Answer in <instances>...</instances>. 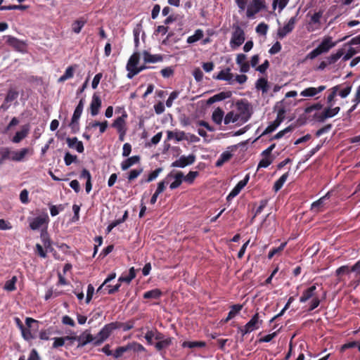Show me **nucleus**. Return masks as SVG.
I'll use <instances>...</instances> for the list:
<instances>
[{"mask_svg": "<svg viewBox=\"0 0 360 360\" xmlns=\"http://www.w3.org/2000/svg\"><path fill=\"white\" fill-rule=\"evenodd\" d=\"M238 110H240V113L236 114L233 111L229 112L224 118V122L225 124L235 123L238 121L241 122L242 123H245L250 118L251 113L249 111L248 104L238 103Z\"/></svg>", "mask_w": 360, "mask_h": 360, "instance_id": "nucleus-1", "label": "nucleus"}, {"mask_svg": "<svg viewBox=\"0 0 360 360\" xmlns=\"http://www.w3.org/2000/svg\"><path fill=\"white\" fill-rule=\"evenodd\" d=\"M115 330L113 322L105 325L98 333L95 336V341L94 342V346L101 345L104 341H105Z\"/></svg>", "mask_w": 360, "mask_h": 360, "instance_id": "nucleus-2", "label": "nucleus"}, {"mask_svg": "<svg viewBox=\"0 0 360 360\" xmlns=\"http://www.w3.org/2000/svg\"><path fill=\"white\" fill-rule=\"evenodd\" d=\"M340 110V108L337 106L332 108L330 105L321 112L315 113L314 118L319 122H323L326 119L330 118L336 115Z\"/></svg>", "mask_w": 360, "mask_h": 360, "instance_id": "nucleus-3", "label": "nucleus"}, {"mask_svg": "<svg viewBox=\"0 0 360 360\" xmlns=\"http://www.w3.org/2000/svg\"><path fill=\"white\" fill-rule=\"evenodd\" d=\"M233 28L234 31L232 33L230 41L232 48L240 46L245 40L244 30L238 25H234Z\"/></svg>", "mask_w": 360, "mask_h": 360, "instance_id": "nucleus-4", "label": "nucleus"}, {"mask_svg": "<svg viewBox=\"0 0 360 360\" xmlns=\"http://www.w3.org/2000/svg\"><path fill=\"white\" fill-rule=\"evenodd\" d=\"M285 114V109L283 108H280L278 111L276 120L265 129V130L262 133L260 136L270 134L275 131L277 129V127L281 124V122L284 120Z\"/></svg>", "mask_w": 360, "mask_h": 360, "instance_id": "nucleus-5", "label": "nucleus"}, {"mask_svg": "<svg viewBox=\"0 0 360 360\" xmlns=\"http://www.w3.org/2000/svg\"><path fill=\"white\" fill-rule=\"evenodd\" d=\"M196 160L195 154L191 153L188 155H181L179 159L176 160L171 164L172 167L184 168L186 166L193 165Z\"/></svg>", "mask_w": 360, "mask_h": 360, "instance_id": "nucleus-6", "label": "nucleus"}, {"mask_svg": "<svg viewBox=\"0 0 360 360\" xmlns=\"http://www.w3.org/2000/svg\"><path fill=\"white\" fill-rule=\"evenodd\" d=\"M265 8L266 4L264 0H252L247 8L246 15L248 18H252L256 13Z\"/></svg>", "mask_w": 360, "mask_h": 360, "instance_id": "nucleus-7", "label": "nucleus"}, {"mask_svg": "<svg viewBox=\"0 0 360 360\" xmlns=\"http://www.w3.org/2000/svg\"><path fill=\"white\" fill-rule=\"evenodd\" d=\"M297 17H292L288 22L283 27L278 29L277 36L279 39H282L288 34L292 32L297 22Z\"/></svg>", "mask_w": 360, "mask_h": 360, "instance_id": "nucleus-8", "label": "nucleus"}, {"mask_svg": "<svg viewBox=\"0 0 360 360\" xmlns=\"http://www.w3.org/2000/svg\"><path fill=\"white\" fill-rule=\"evenodd\" d=\"M77 341L78 342L77 347H83L90 342L95 341L94 337L89 330H85L79 336H77Z\"/></svg>", "mask_w": 360, "mask_h": 360, "instance_id": "nucleus-9", "label": "nucleus"}, {"mask_svg": "<svg viewBox=\"0 0 360 360\" xmlns=\"http://www.w3.org/2000/svg\"><path fill=\"white\" fill-rule=\"evenodd\" d=\"M39 323L38 321H37L32 318H30V317L26 318L25 324L28 328H26L24 327L22 329L20 330L22 336L25 340L29 341V340L34 338V336L32 334L30 328H32V323Z\"/></svg>", "mask_w": 360, "mask_h": 360, "instance_id": "nucleus-10", "label": "nucleus"}, {"mask_svg": "<svg viewBox=\"0 0 360 360\" xmlns=\"http://www.w3.org/2000/svg\"><path fill=\"white\" fill-rule=\"evenodd\" d=\"M101 104L102 101L100 96L94 93L90 103V112L92 116H96L99 113Z\"/></svg>", "mask_w": 360, "mask_h": 360, "instance_id": "nucleus-11", "label": "nucleus"}, {"mask_svg": "<svg viewBox=\"0 0 360 360\" xmlns=\"http://www.w3.org/2000/svg\"><path fill=\"white\" fill-rule=\"evenodd\" d=\"M233 75L231 72L229 68L221 70L217 75H213V79L217 80H224L229 82L230 84L233 82Z\"/></svg>", "mask_w": 360, "mask_h": 360, "instance_id": "nucleus-12", "label": "nucleus"}, {"mask_svg": "<svg viewBox=\"0 0 360 360\" xmlns=\"http://www.w3.org/2000/svg\"><path fill=\"white\" fill-rule=\"evenodd\" d=\"M30 131V126L25 124L22 126L21 130L15 133V136L12 138L11 141L14 143H18L27 137Z\"/></svg>", "mask_w": 360, "mask_h": 360, "instance_id": "nucleus-13", "label": "nucleus"}, {"mask_svg": "<svg viewBox=\"0 0 360 360\" xmlns=\"http://www.w3.org/2000/svg\"><path fill=\"white\" fill-rule=\"evenodd\" d=\"M174 178V181L169 185V188L174 190L181 186L184 180V173L182 172H178L173 175L172 172L167 174L166 179Z\"/></svg>", "mask_w": 360, "mask_h": 360, "instance_id": "nucleus-14", "label": "nucleus"}, {"mask_svg": "<svg viewBox=\"0 0 360 360\" xmlns=\"http://www.w3.org/2000/svg\"><path fill=\"white\" fill-rule=\"evenodd\" d=\"M127 118V114L125 111L123 112L122 115L117 118H116L113 123L112 124V127L115 128L117 131H121V130H124L126 129V119Z\"/></svg>", "mask_w": 360, "mask_h": 360, "instance_id": "nucleus-15", "label": "nucleus"}, {"mask_svg": "<svg viewBox=\"0 0 360 360\" xmlns=\"http://www.w3.org/2000/svg\"><path fill=\"white\" fill-rule=\"evenodd\" d=\"M326 86L324 85L319 86V87H308L300 92V96L304 97H312L317 94L322 92L326 89Z\"/></svg>", "mask_w": 360, "mask_h": 360, "instance_id": "nucleus-16", "label": "nucleus"}, {"mask_svg": "<svg viewBox=\"0 0 360 360\" xmlns=\"http://www.w3.org/2000/svg\"><path fill=\"white\" fill-rule=\"evenodd\" d=\"M48 221V215H45L44 217H37L30 222V227L32 230H37L44 224H47Z\"/></svg>", "mask_w": 360, "mask_h": 360, "instance_id": "nucleus-17", "label": "nucleus"}, {"mask_svg": "<svg viewBox=\"0 0 360 360\" xmlns=\"http://www.w3.org/2000/svg\"><path fill=\"white\" fill-rule=\"evenodd\" d=\"M232 96V92L230 91H221L217 94L214 95L213 96L208 98L207 101V105H212L215 102L223 101L226 98H231Z\"/></svg>", "mask_w": 360, "mask_h": 360, "instance_id": "nucleus-18", "label": "nucleus"}, {"mask_svg": "<svg viewBox=\"0 0 360 360\" xmlns=\"http://www.w3.org/2000/svg\"><path fill=\"white\" fill-rule=\"evenodd\" d=\"M263 321L259 319V314L256 313L251 319L245 324L247 328L252 332L259 328L262 324Z\"/></svg>", "mask_w": 360, "mask_h": 360, "instance_id": "nucleus-19", "label": "nucleus"}, {"mask_svg": "<svg viewBox=\"0 0 360 360\" xmlns=\"http://www.w3.org/2000/svg\"><path fill=\"white\" fill-rule=\"evenodd\" d=\"M66 142L68 147L71 148H75L78 153H83L84 148L82 141H78L77 137L67 138Z\"/></svg>", "mask_w": 360, "mask_h": 360, "instance_id": "nucleus-20", "label": "nucleus"}, {"mask_svg": "<svg viewBox=\"0 0 360 360\" xmlns=\"http://www.w3.org/2000/svg\"><path fill=\"white\" fill-rule=\"evenodd\" d=\"M316 290V284H314L302 292V296L300 297V302L301 303L306 302L311 298L315 297V291Z\"/></svg>", "mask_w": 360, "mask_h": 360, "instance_id": "nucleus-21", "label": "nucleus"}, {"mask_svg": "<svg viewBox=\"0 0 360 360\" xmlns=\"http://www.w3.org/2000/svg\"><path fill=\"white\" fill-rule=\"evenodd\" d=\"M143 60L146 63L160 62L163 60V57L160 54L152 55L148 51L143 52Z\"/></svg>", "mask_w": 360, "mask_h": 360, "instance_id": "nucleus-22", "label": "nucleus"}, {"mask_svg": "<svg viewBox=\"0 0 360 360\" xmlns=\"http://www.w3.org/2000/svg\"><path fill=\"white\" fill-rule=\"evenodd\" d=\"M140 156L139 155H134L130 158H128L127 159L124 160L121 163V169L123 171H125L128 169L129 167H131L132 165L139 163L140 161Z\"/></svg>", "mask_w": 360, "mask_h": 360, "instance_id": "nucleus-23", "label": "nucleus"}, {"mask_svg": "<svg viewBox=\"0 0 360 360\" xmlns=\"http://www.w3.org/2000/svg\"><path fill=\"white\" fill-rule=\"evenodd\" d=\"M243 307V304H240L232 305L231 307V310L228 313L227 317L225 319H224L222 321L224 323L229 322L231 319L234 318L236 316V314H238L242 310Z\"/></svg>", "mask_w": 360, "mask_h": 360, "instance_id": "nucleus-24", "label": "nucleus"}, {"mask_svg": "<svg viewBox=\"0 0 360 360\" xmlns=\"http://www.w3.org/2000/svg\"><path fill=\"white\" fill-rule=\"evenodd\" d=\"M84 102H85L84 98H81L80 101H79L78 105H77L76 108L75 109L73 115L72 117L73 123L77 122V121H79V120L81 117V115L82 113V111H83Z\"/></svg>", "mask_w": 360, "mask_h": 360, "instance_id": "nucleus-25", "label": "nucleus"}, {"mask_svg": "<svg viewBox=\"0 0 360 360\" xmlns=\"http://www.w3.org/2000/svg\"><path fill=\"white\" fill-rule=\"evenodd\" d=\"M87 22L86 19L82 17L79 19L75 20L72 24V31L75 34L80 33L82 29L85 25V24Z\"/></svg>", "mask_w": 360, "mask_h": 360, "instance_id": "nucleus-26", "label": "nucleus"}, {"mask_svg": "<svg viewBox=\"0 0 360 360\" xmlns=\"http://www.w3.org/2000/svg\"><path fill=\"white\" fill-rule=\"evenodd\" d=\"M330 198V193H327L324 196L320 198L316 201L314 202L311 206V210L319 212L321 211V207L323 205L324 201Z\"/></svg>", "mask_w": 360, "mask_h": 360, "instance_id": "nucleus-27", "label": "nucleus"}, {"mask_svg": "<svg viewBox=\"0 0 360 360\" xmlns=\"http://www.w3.org/2000/svg\"><path fill=\"white\" fill-rule=\"evenodd\" d=\"M41 240L43 243V245L44 247V248L46 249V250L47 252H52L54 249L52 246V241L50 239L48 233L46 232H42L41 233Z\"/></svg>", "mask_w": 360, "mask_h": 360, "instance_id": "nucleus-28", "label": "nucleus"}, {"mask_svg": "<svg viewBox=\"0 0 360 360\" xmlns=\"http://www.w3.org/2000/svg\"><path fill=\"white\" fill-rule=\"evenodd\" d=\"M336 45V42H333L331 41V38H326L324 39L321 43L318 46L322 53L328 52L331 48L334 47Z\"/></svg>", "mask_w": 360, "mask_h": 360, "instance_id": "nucleus-29", "label": "nucleus"}, {"mask_svg": "<svg viewBox=\"0 0 360 360\" xmlns=\"http://www.w3.org/2000/svg\"><path fill=\"white\" fill-rule=\"evenodd\" d=\"M233 155L231 152L229 151H224L223 152L219 159L217 160L216 163H215V166L217 167H221L225 162L229 161L231 160V158H232Z\"/></svg>", "mask_w": 360, "mask_h": 360, "instance_id": "nucleus-30", "label": "nucleus"}, {"mask_svg": "<svg viewBox=\"0 0 360 360\" xmlns=\"http://www.w3.org/2000/svg\"><path fill=\"white\" fill-rule=\"evenodd\" d=\"M162 295V291L158 288H155L143 293L144 299H159Z\"/></svg>", "mask_w": 360, "mask_h": 360, "instance_id": "nucleus-31", "label": "nucleus"}, {"mask_svg": "<svg viewBox=\"0 0 360 360\" xmlns=\"http://www.w3.org/2000/svg\"><path fill=\"white\" fill-rule=\"evenodd\" d=\"M206 342L204 341H184L181 346L182 347H188L191 349L195 347L203 348L206 347Z\"/></svg>", "mask_w": 360, "mask_h": 360, "instance_id": "nucleus-32", "label": "nucleus"}, {"mask_svg": "<svg viewBox=\"0 0 360 360\" xmlns=\"http://www.w3.org/2000/svg\"><path fill=\"white\" fill-rule=\"evenodd\" d=\"M224 112L222 109L217 108L212 115V121L217 124H221L224 118Z\"/></svg>", "mask_w": 360, "mask_h": 360, "instance_id": "nucleus-33", "label": "nucleus"}, {"mask_svg": "<svg viewBox=\"0 0 360 360\" xmlns=\"http://www.w3.org/2000/svg\"><path fill=\"white\" fill-rule=\"evenodd\" d=\"M167 140H171L172 139H175L177 141H181L185 139V132L183 131H167Z\"/></svg>", "mask_w": 360, "mask_h": 360, "instance_id": "nucleus-34", "label": "nucleus"}, {"mask_svg": "<svg viewBox=\"0 0 360 360\" xmlns=\"http://www.w3.org/2000/svg\"><path fill=\"white\" fill-rule=\"evenodd\" d=\"M114 326L116 329L122 328L124 331H127L134 328V322L133 321H129L125 323L115 321L113 322Z\"/></svg>", "mask_w": 360, "mask_h": 360, "instance_id": "nucleus-35", "label": "nucleus"}, {"mask_svg": "<svg viewBox=\"0 0 360 360\" xmlns=\"http://www.w3.org/2000/svg\"><path fill=\"white\" fill-rule=\"evenodd\" d=\"M255 87L258 90H262V93H267L269 90L268 81L266 78L262 77L257 80Z\"/></svg>", "mask_w": 360, "mask_h": 360, "instance_id": "nucleus-36", "label": "nucleus"}, {"mask_svg": "<svg viewBox=\"0 0 360 360\" xmlns=\"http://www.w3.org/2000/svg\"><path fill=\"white\" fill-rule=\"evenodd\" d=\"M74 72H75V67L72 65H70L65 70V73L59 77L58 82H64L65 81L71 79L74 76Z\"/></svg>", "mask_w": 360, "mask_h": 360, "instance_id": "nucleus-37", "label": "nucleus"}, {"mask_svg": "<svg viewBox=\"0 0 360 360\" xmlns=\"http://www.w3.org/2000/svg\"><path fill=\"white\" fill-rule=\"evenodd\" d=\"M136 277V271L134 267H131L129 271V274L127 276H121L118 278V281L120 283L125 282L127 283H130L131 281Z\"/></svg>", "mask_w": 360, "mask_h": 360, "instance_id": "nucleus-38", "label": "nucleus"}, {"mask_svg": "<svg viewBox=\"0 0 360 360\" xmlns=\"http://www.w3.org/2000/svg\"><path fill=\"white\" fill-rule=\"evenodd\" d=\"M172 344V338H165L164 340L158 341L155 344V347L158 351H161L167 348Z\"/></svg>", "mask_w": 360, "mask_h": 360, "instance_id": "nucleus-39", "label": "nucleus"}, {"mask_svg": "<svg viewBox=\"0 0 360 360\" xmlns=\"http://www.w3.org/2000/svg\"><path fill=\"white\" fill-rule=\"evenodd\" d=\"M289 176V172L283 174L278 180H276L274 185V190L275 192L278 191L283 186Z\"/></svg>", "mask_w": 360, "mask_h": 360, "instance_id": "nucleus-40", "label": "nucleus"}, {"mask_svg": "<svg viewBox=\"0 0 360 360\" xmlns=\"http://www.w3.org/2000/svg\"><path fill=\"white\" fill-rule=\"evenodd\" d=\"M203 31L200 29H198L195 31L194 34L189 36L187 38L186 41L188 44H193L201 39L203 37Z\"/></svg>", "mask_w": 360, "mask_h": 360, "instance_id": "nucleus-41", "label": "nucleus"}, {"mask_svg": "<svg viewBox=\"0 0 360 360\" xmlns=\"http://www.w3.org/2000/svg\"><path fill=\"white\" fill-rule=\"evenodd\" d=\"M4 154H6V160L17 162V150H12L8 147H2Z\"/></svg>", "mask_w": 360, "mask_h": 360, "instance_id": "nucleus-42", "label": "nucleus"}, {"mask_svg": "<svg viewBox=\"0 0 360 360\" xmlns=\"http://www.w3.org/2000/svg\"><path fill=\"white\" fill-rule=\"evenodd\" d=\"M17 281H18L17 276H13L11 278V279L7 281L5 283V285L4 287V290H6L8 292H12V291L15 290V289H16L15 283H16Z\"/></svg>", "mask_w": 360, "mask_h": 360, "instance_id": "nucleus-43", "label": "nucleus"}, {"mask_svg": "<svg viewBox=\"0 0 360 360\" xmlns=\"http://www.w3.org/2000/svg\"><path fill=\"white\" fill-rule=\"evenodd\" d=\"M339 89H340V85H336L329 90L330 94H328V96L327 97V103L328 105H330V106L333 105L334 98L336 96Z\"/></svg>", "mask_w": 360, "mask_h": 360, "instance_id": "nucleus-44", "label": "nucleus"}, {"mask_svg": "<svg viewBox=\"0 0 360 360\" xmlns=\"http://www.w3.org/2000/svg\"><path fill=\"white\" fill-rule=\"evenodd\" d=\"M295 126L292 125V124L287 127L286 128L278 131L276 134H275L274 136H272L270 139V141L281 139L285 134H286L288 132L292 131L295 129Z\"/></svg>", "mask_w": 360, "mask_h": 360, "instance_id": "nucleus-45", "label": "nucleus"}, {"mask_svg": "<svg viewBox=\"0 0 360 360\" xmlns=\"http://www.w3.org/2000/svg\"><path fill=\"white\" fill-rule=\"evenodd\" d=\"M4 38H6V43L14 48H20L22 45L21 41L15 37L7 35Z\"/></svg>", "mask_w": 360, "mask_h": 360, "instance_id": "nucleus-46", "label": "nucleus"}, {"mask_svg": "<svg viewBox=\"0 0 360 360\" xmlns=\"http://www.w3.org/2000/svg\"><path fill=\"white\" fill-rule=\"evenodd\" d=\"M140 60V54L138 52L134 53L129 58L127 66H129L131 68H136L137 65L139 63Z\"/></svg>", "mask_w": 360, "mask_h": 360, "instance_id": "nucleus-47", "label": "nucleus"}, {"mask_svg": "<svg viewBox=\"0 0 360 360\" xmlns=\"http://www.w3.org/2000/svg\"><path fill=\"white\" fill-rule=\"evenodd\" d=\"M129 350H131V346H129V344H127L126 346L117 347L112 353V355L115 359H118L121 357L124 353Z\"/></svg>", "mask_w": 360, "mask_h": 360, "instance_id": "nucleus-48", "label": "nucleus"}, {"mask_svg": "<svg viewBox=\"0 0 360 360\" xmlns=\"http://www.w3.org/2000/svg\"><path fill=\"white\" fill-rule=\"evenodd\" d=\"M350 272H353L352 271V267L349 268V266L348 265H343L336 269L335 275H336V276L339 277L338 280L340 281L342 275L348 274Z\"/></svg>", "mask_w": 360, "mask_h": 360, "instance_id": "nucleus-49", "label": "nucleus"}, {"mask_svg": "<svg viewBox=\"0 0 360 360\" xmlns=\"http://www.w3.org/2000/svg\"><path fill=\"white\" fill-rule=\"evenodd\" d=\"M344 54L343 49H339L337 53L331 54L329 57L327 58L328 63L329 64H333L336 61H338V59H340Z\"/></svg>", "mask_w": 360, "mask_h": 360, "instance_id": "nucleus-50", "label": "nucleus"}, {"mask_svg": "<svg viewBox=\"0 0 360 360\" xmlns=\"http://www.w3.org/2000/svg\"><path fill=\"white\" fill-rule=\"evenodd\" d=\"M287 245V242L282 243L279 247L272 248L268 254V258L271 259L274 255L282 252Z\"/></svg>", "mask_w": 360, "mask_h": 360, "instance_id": "nucleus-51", "label": "nucleus"}, {"mask_svg": "<svg viewBox=\"0 0 360 360\" xmlns=\"http://www.w3.org/2000/svg\"><path fill=\"white\" fill-rule=\"evenodd\" d=\"M18 92L13 89H10L5 98V103H11L17 99Z\"/></svg>", "mask_w": 360, "mask_h": 360, "instance_id": "nucleus-52", "label": "nucleus"}, {"mask_svg": "<svg viewBox=\"0 0 360 360\" xmlns=\"http://www.w3.org/2000/svg\"><path fill=\"white\" fill-rule=\"evenodd\" d=\"M199 175L197 171H190L186 176L184 175V180L189 184L193 183L195 179Z\"/></svg>", "mask_w": 360, "mask_h": 360, "instance_id": "nucleus-53", "label": "nucleus"}, {"mask_svg": "<svg viewBox=\"0 0 360 360\" xmlns=\"http://www.w3.org/2000/svg\"><path fill=\"white\" fill-rule=\"evenodd\" d=\"M29 8L27 5H9L8 6H1V11H10V10H21L25 11Z\"/></svg>", "mask_w": 360, "mask_h": 360, "instance_id": "nucleus-54", "label": "nucleus"}, {"mask_svg": "<svg viewBox=\"0 0 360 360\" xmlns=\"http://www.w3.org/2000/svg\"><path fill=\"white\" fill-rule=\"evenodd\" d=\"M273 162L272 157H263V158L259 161L257 169L259 168H266L268 167Z\"/></svg>", "mask_w": 360, "mask_h": 360, "instance_id": "nucleus-55", "label": "nucleus"}, {"mask_svg": "<svg viewBox=\"0 0 360 360\" xmlns=\"http://www.w3.org/2000/svg\"><path fill=\"white\" fill-rule=\"evenodd\" d=\"M143 172V169H132L129 172L127 179L129 181H131L136 179Z\"/></svg>", "mask_w": 360, "mask_h": 360, "instance_id": "nucleus-56", "label": "nucleus"}, {"mask_svg": "<svg viewBox=\"0 0 360 360\" xmlns=\"http://www.w3.org/2000/svg\"><path fill=\"white\" fill-rule=\"evenodd\" d=\"M162 167L157 168L156 169H155L148 174L147 179H146L145 180V182H150L155 180L158 176V175L162 172Z\"/></svg>", "mask_w": 360, "mask_h": 360, "instance_id": "nucleus-57", "label": "nucleus"}, {"mask_svg": "<svg viewBox=\"0 0 360 360\" xmlns=\"http://www.w3.org/2000/svg\"><path fill=\"white\" fill-rule=\"evenodd\" d=\"M28 148H23L20 150H17V162H22L25 160V156L29 153Z\"/></svg>", "mask_w": 360, "mask_h": 360, "instance_id": "nucleus-58", "label": "nucleus"}, {"mask_svg": "<svg viewBox=\"0 0 360 360\" xmlns=\"http://www.w3.org/2000/svg\"><path fill=\"white\" fill-rule=\"evenodd\" d=\"M160 73L164 78H169L174 75V68L173 67H167L162 69Z\"/></svg>", "mask_w": 360, "mask_h": 360, "instance_id": "nucleus-59", "label": "nucleus"}, {"mask_svg": "<svg viewBox=\"0 0 360 360\" xmlns=\"http://www.w3.org/2000/svg\"><path fill=\"white\" fill-rule=\"evenodd\" d=\"M35 252L41 258H46L47 257V251L44 250L43 246L39 243L36 244Z\"/></svg>", "mask_w": 360, "mask_h": 360, "instance_id": "nucleus-60", "label": "nucleus"}, {"mask_svg": "<svg viewBox=\"0 0 360 360\" xmlns=\"http://www.w3.org/2000/svg\"><path fill=\"white\" fill-rule=\"evenodd\" d=\"M322 108H323V105L321 103H316L309 106H307L304 109V112L307 113V114L311 113L312 111L319 110L322 109Z\"/></svg>", "mask_w": 360, "mask_h": 360, "instance_id": "nucleus-61", "label": "nucleus"}, {"mask_svg": "<svg viewBox=\"0 0 360 360\" xmlns=\"http://www.w3.org/2000/svg\"><path fill=\"white\" fill-rule=\"evenodd\" d=\"M267 202H268V200H266V199H264V200H262L260 202H259V206L257 208V210H255V213L252 219V221L264 209V207H266V206L267 205Z\"/></svg>", "mask_w": 360, "mask_h": 360, "instance_id": "nucleus-62", "label": "nucleus"}, {"mask_svg": "<svg viewBox=\"0 0 360 360\" xmlns=\"http://www.w3.org/2000/svg\"><path fill=\"white\" fill-rule=\"evenodd\" d=\"M77 155H74L70 154L69 152H67L64 157V161L67 166L70 165L73 162L77 160Z\"/></svg>", "mask_w": 360, "mask_h": 360, "instance_id": "nucleus-63", "label": "nucleus"}, {"mask_svg": "<svg viewBox=\"0 0 360 360\" xmlns=\"http://www.w3.org/2000/svg\"><path fill=\"white\" fill-rule=\"evenodd\" d=\"M268 25L264 22H260L257 27H256V32L262 35H265L268 30Z\"/></svg>", "mask_w": 360, "mask_h": 360, "instance_id": "nucleus-64", "label": "nucleus"}]
</instances>
